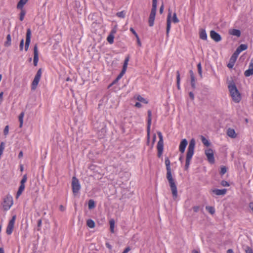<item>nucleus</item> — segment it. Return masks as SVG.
I'll return each instance as SVG.
<instances>
[{
    "label": "nucleus",
    "mask_w": 253,
    "mask_h": 253,
    "mask_svg": "<svg viewBox=\"0 0 253 253\" xmlns=\"http://www.w3.org/2000/svg\"><path fill=\"white\" fill-rule=\"evenodd\" d=\"M165 163L167 170L166 177L169 181L172 196L176 198L177 196V189L175 180L172 176L170 162L168 157L165 158Z\"/></svg>",
    "instance_id": "f257e3e1"
},
{
    "label": "nucleus",
    "mask_w": 253,
    "mask_h": 253,
    "mask_svg": "<svg viewBox=\"0 0 253 253\" xmlns=\"http://www.w3.org/2000/svg\"><path fill=\"white\" fill-rule=\"evenodd\" d=\"M195 140L192 138L191 139L189 142V144L188 147L187 152L186 154V162L185 165V169L187 170L188 169L191 160L194 155V149L195 146Z\"/></svg>",
    "instance_id": "f03ea898"
},
{
    "label": "nucleus",
    "mask_w": 253,
    "mask_h": 253,
    "mask_svg": "<svg viewBox=\"0 0 253 253\" xmlns=\"http://www.w3.org/2000/svg\"><path fill=\"white\" fill-rule=\"evenodd\" d=\"M228 87L230 95L234 101L239 102L241 99V96L235 83L233 81L229 83Z\"/></svg>",
    "instance_id": "7ed1b4c3"
},
{
    "label": "nucleus",
    "mask_w": 253,
    "mask_h": 253,
    "mask_svg": "<svg viewBox=\"0 0 253 253\" xmlns=\"http://www.w3.org/2000/svg\"><path fill=\"white\" fill-rule=\"evenodd\" d=\"M157 0H152V7L149 17V25L152 27L154 25L157 11Z\"/></svg>",
    "instance_id": "20e7f679"
},
{
    "label": "nucleus",
    "mask_w": 253,
    "mask_h": 253,
    "mask_svg": "<svg viewBox=\"0 0 253 253\" xmlns=\"http://www.w3.org/2000/svg\"><path fill=\"white\" fill-rule=\"evenodd\" d=\"M72 188L74 195L76 196L78 194L81 189V185L78 179L75 176L72 177Z\"/></svg>",
    "instance_id": "39448f33"
},
{
    "label": "nucleus",
    "mask_w": 253,
    "mask_h": 253,
    "mask_svg": "<svg viewBox=\"0 0 253 253\" xmlns=\"http://www.w3.org/2000/svg\"><path fill=\"white\" fill-rule=\"evenodd\" d=\"M158 135L159 138V140L157 143V150H158V157L159 158H160L162 155L163 152V147H164V143H163V135L161 132H158Z\"/></svg>",
    "instance_id": "423d86ee"
},
{
    "label": "nucleus",
    "mask_w": 253,
    "mask_h": 253,
    "mask_svg": "<svg viewBox=\"0 0 253 253\" xmlns=\"http://www.w3.org/2000/svg\"><path fill=\"white\" fill-rule=\"evenodd\" d=\"M42 71L41 69H39L37 71L34 80L33 81L31 84L32 90H35L37 87V85L40 82L42 76Z\"/></svg>",
    "instance_id": "0eeeda50"
},
{
    "label": "nucleus",
    "mask_w": 253,
    "mask_h": 253,
    "mask_svg": "<svg viewBox=\"0 0 253 253\" xmlns=\"http://www.w3.org/2000/svg\"><path fill=\"white\" fill-rule=\"evenodd\" d=\"M205 153L209 162L211 164H213L215 161L213 150L211 148H209L205 150Z\"/></svg>",
    "instance_id": "6e6552de"
},
{
    "label": "nucleus",
    "mask_w": 253,
    "mask_h": 253,
    "mask_svg": "<svg viewBox=\"0 0 253 253\" xmlns=\"http://www.w3.org/2000/svg\"><path fill=\"white\" fill-rule=\"evenodd\" d=\"M171 11L170 9H169L167 19L166 36L167 38H168L169 36V33L171 27Z\"/></svg>",
    "instance_id": "1a4fd4ad"
},
{
    "label": "nucleus",
    "mask_w": 253,
    "mask_h": 253,
    "mask_svg": "<svg viewBox=\"0 0 253 253\" xmlns=\"http://www.w3.org/2000/svg\"><path fill=\"white\" fill-rule=\"evenodd\" d=\"M31 31L30 29H28L27 30L26 33V42L25 45V50L27 51L29 48V46L31 42Z\"/></svg>",
    "instance_id": "9d476101"
},
{
    "label": "nucleus",
    "mask_w": 253,
    "mask_h": 253,
    "mask_svg": "<svg viewBox=\"0 0 253 253\" xmlns=\"http://www.w3.org/2000/svg\"><path fill=\"white\" fill-rule=\"evenodd\" d=\"M238 55L239 54L237 53L236 51H235L234 53L232 54V56L230 59L229 62L227 64V67L231 69L233 67L235 62L237 60Z\"/></svg>",
    "instance_id": "9b49d317"
},
{
    "label": "nucleus",
    "mask_w": 253,
    "mask_h": 253,
    "mask_svg": "<svg viewBox=\"0 0 253 253\" xmlns=\"http://www.w3.org/2000/svg\"><path fill=\"white\" fill-rule=\"evenodd\" d=\"M13 204V198L11 195L8 194L3 198L2 206H12Z\"/></svg>",
    "instance_id": "f8f14e48"
},
{
    "label": "nucleus",
    "mask_w": 253,
    "mask_h": 253,
    "mask_svg": "<svg viewBox=\"0 0 253 253\" xmlns=\"http://www.w3.org/2000/svg\"><path fill=\"white\" fill-rule=\"evenodd\" d=\"M39 61V52L38 46L37 44L35 45L34 47V59L33 63L35 66H37Z\"/></svg>",
    "instance_id": "ddd939ff"
},
{
    "label": "nucleus",
    "mask_w": 253,
    "mask_h": 253,
    "mask_svg": "<svg viewBox=\"0 0 253 253\" xmlns=\"http://www.w3.org/2000/svg\"><path fill=\"white\" fill-rule=\"evenodd\" d=\"M148 113V121H147V136L149 137L150 135V126L151 125V121H152V112L150 110H149L147 112Z\"/></svg>",
    "instance_id": "4468645a"
},
{
    "label": "nucleus",
    "mask_w": 253,
    "mask_h": 253,
    "mask_svg": "<svg viewBox=\"0 0 253 253\" xmlns=\"http://www.w3.org/2000/svg\"><path fill=\"white\" fill-rule=\"evenodd\" d=\"M210 36L211 38L216 42H219L221 40L220 35L213 30L211 31Z\"/></svg>",
    "instance_id": "2eb2a0df"
},
{
    "label": "nucleus",
    "mask_w": 253,
    "mask_h": 253,
    "mask_svg": "<svg viewBox=\"0 0 253 253\" xmlns=\"http://www.w3.org/2000/svg\"><path fill=\"white\" fill-rule=\"evenodd\" d=\"M187 144L188 142L186 139H183L181 140L179 147V151L181 153H183L184 152L185 148L187 146Z\"/></svg>",
    "instance_id": "dca6fc26"
},
{
    "label": "nucleus",
    "mask_w": 253,
    "mask_h": 253,
    "mask_svg": "<svg viewBox=\"0 0 253 253\" xmlns=\"http://www.w3.org/2000/svg\"><path fill=\"white\" fill-rule=\"evenodd\" d=\"M229 33L231 35L235 36L237 37H239L241 36V32L238 29H230L229 31Z\"/></svg>",
    "instance_id": "f3484780"
},
{
    "label": "nucleus",
    "mask_w": 253,
    "mask_h": 253,
    "mask_svg": "<svg viewBox=\"0 0 253 253\" xmlns=\"http://www.w3.org/2000/svg\"><path fill=\"white\" fill-rule=\"evenodd\" d=\"M244 75L246 77H250L253 75V66H251L250 64L249 66V69L247 70L245 73Z\"/></svg>",
    "instance_id": "a211bd4d"
},
{
    "label": "nucleus",
    "mask_w": 253,
    "mask_h": 253,
    "mask_svg": "<svg viewBox=\"0 0 253 253\" xmlns=\"http://www.w3.org/2000/svg\"><path fill=\"white\" fill-rule=\"evenodd\" d=\"M14 224L9 222L6 228V233L7 235H10L13 230Z\"/></svg>",
    "instance_id": "6ab92c4d"
},
{
    "label": "nucleus",
    "mask_w": 253,
    "mask_h": 253,
    "mask_svg": "<svg viewBox=\"0 0 253 253\" xmlns=\"http://www.w3.org/2000/svg\"><path fill=\"white\" fill-rule=\"evenodd\" d=\"M227 134L228 135V136L233 138H235L237 136L234 129L231 128L228 129L227 131Z\"/></svg>",
    "instance_id": "aec40b11"
},
{
    "label": "nucleus",
    "mask_w": 253,
    "mask_h": 253,
    "mask_svg": "<svg viewBox=\"0 0 253 253\" xmlns=\"http://www.w3.org/2000/svg\"><path fill=\"white\" fill-rule=\"evenodd\" d=\"M248 46L247 44H242L239 45V46L236 49L235 51L239 54L240 52L246 50Z\"/></svg>",
    "instance_id": "412c9836"
},
{
    "label": "nucleus",
    "mask_w": 253,
    "mask_h": 253,
    "mask_svg": "<svg viewBox=\"0 0 253 253\" xmlns=\"http://www.w3.org/2000/svg\"><path fill=\"white\" fill-rule=\"evenodd\" d=\"M213 193L216 195H223L226 192V189H214L212 191Z\"/></svg>",
    "instance_id": "4be33fe9"
},
{
    "label": "nucleus",
    "mask_w": 253,
    "mask_h": 253,
    "mask_svg": "<svg viewBox=\"0 0 253 253\" xmlns=\"http://www.w3.org/2000/svg\"><path fill=\"white\" fill-rule=\"evenodd\" d=\"M28 0H20L17 5L18 9H22L24 5L27 2Z\"/></svg>",
    "instance_id": "5701e85b"
},
{
    "label": "nucleus",
    "mask_w": 253,
    "mask_h": 253,
    "mask_svg": "<svg viewBox=\"0 0 253 253\" xmlns=\"http://www.w3.org/2000/svg\"><path fill=\"white\" fill-rule=\"evenodd\" d=\"M180 73H179V71H176V85H177V89L178 90L180 89Z\"/></svg>",
    "instance_id": "b1692460"
},
{
    "label": "nucleus",
    "mask_w": 253,
    "mask_h": 253,
    "mask_svg": "<svg viewBox=\"0 0 253 253\" xmlns=\"http://www.w3.org/2000/svg\"><path fill=\"white\" fill-rule=\"evenodd\" d=\"M200 38L203 40L207 39V35L205 30H202L200 32Z\"/></svg>",
    "instance_id": "393cba45"
},
{
    "label": "nucleus",
    "mask_w": 253,
    "mask_h": 253,
    "mask_svg": "<svg viewBox=\"0 0 253 253\" xmlns=\"http://www.w3.org/2000/svg\"><path fill=\"white\" fill-rule=\"evenodd\" d=\"M11 36L10 34H8L6 36V41L4 42V45L5 46H9L11 45Z\"/></svg>",
    "instance_id": "a878e982"
},
{
    "label": "nucleus",
    "mask_w": 253,
    "mask_h": 253,
    "mask_svg": "<svg viewBox=\"0 0 253 253\" xmlns=\"http://www.w3.org/2000/svg\"><path fill=\"white\" fill-rule=\"evenodd\" d=\"M110 229L111 233L114 232L115 221L113 219H111L109 221Z\"/></svg>",
    "instance_id": "bb28decb"
},
{
    "label": "nucleus",
    "mask_w": 253,
    "mask_h": 253,
    "mask_svg": "<svg viewBox=\"0 0 253 253\" xmlns=\"http://www.w3.org/2000/svg\"><path fill=\"white\" fill-rule=\"evenodd\" d=\"M201 139L202 143L204 144V145H205L206 146H210V142L204 136H203V135L201 136Z\"/></svg>",
    "instance_id": "cd10ccee"
},
{
    "label": "nucleus",
    "mask_w": 253,
    "mask_h": 253,
    "mask_svg": "<svg viewBox=\"0 0 253 253\" xmlns=\"http://www.w3.org/2000/svg\"><path fill=\"white\" fill-rule=\"evenodd\" d=\"M24 189H25V185L20 184V185L18 188V190L16 194L17 197H19L22 194V193L24 191Z\"/></svg>",
    "instance_id": "c85d7f7f"
},
{
    "label": "nucleus",
    "mask_w": 253,
    "mask_h": 253,
    "mask_svg": "<svg viewBox=\"0 0 253 253\" xmlns=\"http://www.w3.org/2000/svg\"><path fill=\"white\" fill-rule=\"evenodd\" d=\"M86 224L87 226L91 228H92L95 226V223L91 219H88L86 221Z\"/></svg>",
    "instance_id": "c756f323"
},
{
    "label": "nucleus",
    "mask_w": 253,
    "mask_h": 253,
    "mask_svg": "<svg viewBox=\"0 0 253 253\" xmlns=\"http://www.w3.org/2000/svg\"><path fill=\"white\" fill-rule=\"evenodd\" d=\"M24 116V113L23 112H21L19 116V121L20 122V127H21L23 123V117Z\"/></svg>",
    "instance_id": "7c9ffc66"
},
{
    "label": "nucleus",
    "mask_w": 253,
    "mask_h": 253,
    "mask_svg": "<svg viewBox=\"0 0 253 253\" xmlns=\"http://www.w3.org/2000/svg\"><path fill=\"white\" fill-rule=\"evenodd\" d=\"M206 210L211 214H213L215 212V210L213 207H206Z\"/></svg>",
    "instance_id": "2f4dec72"
},
{
    "label": "nucleus",
    "mask_w": 253,
    "mask_h": 253,
    "mask_svg": "<svg viewBox=\"0 0 253 253\" xmlns=\"http://www.w3.org/2000/svg\"><path fill=\"white\" fill-rule=\"evenodd\" d=\"M114 36L109 34L107 38V41L109 43L112 44L114 42Z\"/></svg>",
    "instance_id": "473e14b6"
},
{
    "label": "nucleus",
    "mask_w": 253,
    "mask_h": 253,
    "mask_svg": "<svg viewBox=\"0 0 253 253\" xmlns=\"http://www.w3.org/2000/svg\"><path fill=\"white\" fill-rule=\"evenodd\" d=\"M191 85L193 89L196 88V80L195 77H192V78H191Z\"/></svg>",
    "instance_id": "72a5a7b5"
},
{
    "label": "nucleus",
    "mask_w": 253,
    "mask_h": 253,
    "mask_svg": "<svg viewBox=\"0 0 253 253\" xmlns=\"http://www.w3.org/2000/svg\"><path fill=\"white\" fill-rule=\"evenodd\" d=\"M129 56H127L126 58V59L125 60L123 68H125V69H127V67L128 62L129 61Z\"/></svg>",
    "instance_id": "f704fd0d"
},
{
    "label": "nucleus",
    "mask_w": 253,
    "mask_h": 253,
    "mask_svg": "<svg viewBox=\"0 0 253 253\" xmlns=\"http://www.w3.org/2000/svg\"><path fill=\"white\" fill-rule=\"evenodd\" d=\"M198 72L201 77H202V66L200 63L197 65Z\"/></svg>",
    "instance_id": "c9c22d12"
},
{
    "label": "nucleus",
    "mask_w": 253,
    "mask_h": 253,
    "mask_svg": "<svg viewBox=\"0 0 253 253\" xmlns=\"http://www.w3.org/2000/svg\"><path fill=\"white\" fill-rule=\"evenodd\" d=\"M25 14H26L25 11L22 9L21 11L20 12V13L19 19H20V21H22L23 20L24 17V16H25Z\"/></svg>",
    "instance_id": "e433bc0d"
},
{
    "label": "nucleus",
    "mask_w": 253,
    "mask_h": 253,
    "mask_svg": "<svg viewBox=\"0 0 253 253\" xmlns=\"http://www.w3.org/2000/svg\"><path fill=\"white\" fill-rule=\"evenodd\" d=\"M126 13L124 12V11H122L120 12H119L117 13L116 15L118 17L120 18H124L125 17Z\"/></svg>",
    "instance_id": "4c0bfd02"
},
{
    "label": "nucleus",
    "mask_w": 253,
    "mask_h": 253,
    "mask_svg": "<svg viewBox=\"0 0 253 253\" xmlns=\"http://www.w3.org/2000/svg\"><path fill=\"white\" fill-rule=\"evenodd\" d=\"M172 21L174 23H177L179 22V20L177 17L176 13H173Z\"/></svg>",
    "instance_id": "58836bf2"
},
{
    "label": "nucleus",
    "mask_w": 253,
    "mask_h": 253,
    "mask_svg": "<svg viewBox=\"0 0 253 253\" xmlns=\"http://www.w3.org/2000/svg\"><path fill=\"white\" fill-rule=\"evenodd\" d=\"M137 99L140 101V102H144L146 104H147L148 103V102L145 100V98H144L143 97H142L140 95H138L137 97Z\"/></svg>",
    "instance_id": "ea45409f"
},
{
    "label": "nucleus",
    "mask_w": 253,
    "mask_h": 253,
    "mask_svg": "<svg viewBox=\"0 0 253 253\" xmlns=\"http://www.w3.org/2000/svg\"><path fill=\"white\" fill-rule=\"evenodd\" d=\"M27 180V177L26 174L23 175L22 179L20 181V184L25 185V183L26 182Z\"/></svg>",
    "instance_id": "a19ab883"
},
{
    "label": "nucleus",
    "mask_w": 253,
    "mask_h": 253,
    "mask_svg": "<svg viewBox=\"0 0 253 253\" xmlns=\"http://www.w3.org/2000/svg\"><path fill=\"white\" fill-rule=\"evenodd\" d=\"M227 171V169L225 166H223L221 168V170L220 173L221 175L224 174Z\"/></svg>",
    "instance_id": "79ce46f5"
},
{
    "label": "nucleus",
    "mask_w": 253,
    "mask_h": 253,
    "mask_svg": "<svg viewBox=\"0 0 253 253\" xmlns=\"http://www.w3.org/2000/svg\"><path fill=\"white\" fill-rule=\"evenodd\" d=\"M246 253H253V250L249 247L246 246L245 249Z\"/></svg>",
    "instance_id": "37998d69"
},
{
    "label": "nucleus",
    "mask_w": 253,
    "mask_h": 253,
    "mask_svg": "<svg viewBox=\"0 0 253 253\" xmlns=\"http://www.w3.org/2000/svg\"><path fill=\"white\" fill-rule=\"evenodd\" d=\"M23 46H24V39H22L21 41H20V45H19V48H20V51H22L23 50Z\"/></svg>",
    "instance_id": "c03bdc74"
},
{
    "label": "nucleus",
    "mask_w": 253,
    "mask_h": 253,
    "mask_svg": "<svg viewBox=\"0 0 253 253\" xmlns=\"http://www.w3.org/2000/svg\"><path fill=\"white\" fill-rule=\"evenodd\" d=\"M9 131V126H6L3 130V133L5 135H6L8 133Z\"/></svg>",
    "instance_id": "a18cd8bd"
},
{
    "label": "nucleus",
    "mask_w": 253,
    "mask_h": 253,
    "mask_svg": "<svg viewBox=\"0 0 253 253\" xmlns=\"http://www.w3.org/2000/svg\"><path fill=\"white\" fill-rule=\"evenodd\" d=\"M42 219L38 220V228H37V230L38 231H40L41 230V227L42 226Z\"/></svg>",
    "instance_id": "49530a36"
},
{
    "label": "nucleus",
    "mask_w": 253,
    "mask_h": 253,
    "mask_svg": "<svg viewBox=\"0 0 253 253\" xmlns=\"http://www.w3.org/2000/svg\"><path fill=\"white\" fill-rule=\"evenodd\" d=\"M95 205V202L92 199H90L89 201H88V206H94Z\"/></svg>",
    "instance_id": "de8ad7c7"
},
{
    "label": "nucleus",
    "mask_w": 253,
    "mask_h": 253,
    "mask_svg": "<svg viewBox=\"0 0 253 253\" xmlns=\"http://www.w3.org/2000/svg\"><path fill=\"white\" fill-rule=\"evenodd\" d=\"M221 184L223 186H229V183L225 180H222L221 182Z\"/></svg>",
    "instance_id": "09e8293b"
},
{
    "label": "nucleus",
    "mask_w": 253,
    "mask_h": 253,
    "mask_svg": "<svg viewBox=\"0 0 253 253\" xmlns=\"http://www.w3.org/2000/svg\"><path fill=\"white\" fill-rule=\"evenodd\" d=\"M16 215H13L12 217V218L11 219V220L9 222L14 224L15 221V219H16Z\"/></svg>",
    "instance_id": "8fccbe9b"
},
{
    "label": "nucleus",
    "mask_w": 253,
    "mask_h": 253,
    "mask_svg": "<svg viewBox=\"0 0 253 253\" xmlns=\"http://www.w3.org/2000/svg\"><path fill=\"white\" fill-rule=\"evenodd\" d=\"M4 149V144L3 142H1L0 145V151L3 152Z\"/></svg>",
    "instance_id": "3c124183"
},
{
    "label": "nucleus",
    "mask_w": 253,
    "mask_h": 253,
    "mask_svg": "<svg viewBox=\"0 0 253 253\" xmlns=\"http://www.w3.org/2000/svg\"><path fill=\"white\" fill-rule=\"evenodd\" d=\"M123 77V75L122 74H121L120 73V74L118 76L117 78H116V79L114 81V82L113 83V84L116 83V82H117L119 80H120L122 77Z\"/></svg>",
    "instance_id": "603ef678"
},
{
    "label": "nucleus",
    "mask_w": 253,
    "mask_h": 253,
    "mask_svg": "<svg viewBox=\"0 0 253 253\" xmlns=\"http://www.w3.org/2000/svg\"><path fill=\"white\" fill-rule=\"evenodd\" d=\"M116 32H117L116 29L115 28H114L111 31L110 34L114 36V35L116 34Z\"/></svg>",
    "instance_id": "864d4df0"
},
{
    "label": "nucleus",
    "mask_w": 253,
    "mask_h": 253,
    "mask_svg": "<svg viewBox=\"0 0 253 253\" xmlns=\"http://www.w3.org/2000/svg\"><path fill=\"white\" fill-rule=\"evenodd\" d=\"M189 96L192 100L194 99V95L192 92L191 91L189 93Z\"/></svg>",
    "instance_id": "5fc2aeb1"
},
{
    "label": "nucleus",
    "mask_w": 253,
    "mask_h": 253,
    "mask_svg": "<svg viewBox=\"0 0 253 253\" xmlns=\"http://www.w3.org/2000/svg\"><path fill=\"white\" fill-rule=\"evenodd\" d=\"M3 92H1L0 93V104L1 103L2 100H3Z\"/></svg>",
    "instance_id": "6e6d98bb"
},
{
    "label": "nucleus",
    "mask_w": 253,
    "mask_h": 253,
    "mask_svg": "<svg viewBox=\"0 0 253 253\" xmlns=\"http://www.w3.org/2000/svg\"><path fill=\"white\" fill-rule=\"evenodd\" d=\"M164 8V4H162V5L161 6V7L160 8V13L161 14H162L163 12Z\"/></svg>",
    "instance_id": "4d7b16f0"
},
{
    "label": "nucleus",
    "mask_w": 253,
    "mask_h": 253,
    "mask_svg": "<svg viewBox=\"0 0 253 253\" xmlns=\"http://www.w3.org/2000/svg\"><path fill=\"white\" fill-rule=\"evenodd\" d=\"M193 210L194 211L197 212L199 210V207H193Z\"/></svg>",
    "instance_id": "13d9d810"
},
{
    "label": "nucleus",
    "mask_w": 253,
    "mask_h": 253,
    "mask_svg": "<svg viewBox=\"0 0 253 253\" xmlns=\"http://www.w3.org/2000/svg\"><path fill=\"white\" fill-rule=\"evenodd\" d=\"M130 250V248L127 247L126 248V249L124 250V251L122 253H127Z\"/></svg>",
    "instance_id": "bf43d9fd"
},
{
    "label": "nucleus",
    "mask_w": 253,
    "mask_h": 253,
    "mask_svg": "<svg viewBox=\"0 0 253 253\" xmlns=\"http://www.w3.org/2000/svg\"><path fill=\"white\" fill-rule=\"evenodd\" d=\"M135 106L137 108H140L142 106V105L140 103L136 102L135 104Z\"/></svg>",
    "instance_id": "052dcab7"
},
{
    "label": "nucleus",
    "mask_w": 253,
    "mask_h": 253,
    "mask_svg": "<svg viewBox=\"0 0 253 253\" xmlns=\"http://www.w3.org/2000/svg\"><path fill=\"white\" fill-rule=\"evenodd\" d=\"M126 69L123 68L121 72L120 73L121 74H122L123 76L124 74L126 73Z\"/></svg>",
    "instance_id": "680f3d73"
},
{
    "label": "nucleus",
    "mask_w": 253,
    "mask_h": 253,
    "mask_svg": "<svg viewBox=\"0 0 253 253\" xmlns=\"http://www.w3.org/2000/svg\"><path fill=\"white\" fill-rule=\"evenodd\" d=\"M130 31L132 33V34L134 35L136 34V32H135V31L132 28H130Z\"/></svg>",
    "instance_id": "e2e57ef3"
},
{
    "label": "nucleus",
    "mask_w": 253,
    "mask_h": 253,
    "mask_svg": "<svg viewBox=\"0 0 253 253\" xmlns=\"http://www.w3.org/2000/svg\"><path fill=\"white\" fill-rule=\"evenodd\" d=\"M137 44L139 46H141V42H140V40L139 38H138V40H137Z\"/></svg>",
    "instance_id": "0e129e2a"
},
{
    "label": "nucleus",
    "mask_w": 253,
    "mask_h": 253,
    "mask_svg": "<svg viewBox=\"0 0 253 253\" xmlns=\"http://www.w3.org/2000/svg\"><path fill=\"white\" fill-rule=\"evenodd\" d=\"M189 73H190V78H192V77H195L194 73H193V71L192 70H190Z\"/></svg>",
    "instance_id": "69168bd1"
},
{
    "label": "nucleus",
    "mask_w": 253,
    "mask_h": 253,
    "mask_svg": "<svg viewBox=\"0 0 253 253\" xmlns=\"http://www.w3.org/2000/svg\"><path fill=\"white\" fill-rule=\"evenodd\" d=\"M23 157V152L22 151H20L19 153V155H18V157L20 158H21Z\"/></svg>",
    "instance_id": "338daca9"
},
{
    "label": "nucleus",
    "mask_w": 253,
    "mask_h": 253,
    "mask_svg": "<svg viewBox=\"0 0 253 253\" xmlns=\"http://www.w3.org/2000/svg\"><path fill=\"white\" fill-rule=\"evenodd\" d=\"M227 253H234V252L232 249H229L227 250Z\"/></svg>",
    "instance_id": "774afa93"
}]
</instances>
